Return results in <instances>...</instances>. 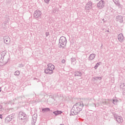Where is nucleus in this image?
<instances>
[{
  "instance_id": "f257e3e1",
  "label": "nucleus",
  "mask_w": 125,
  "mask_h": 125,
  "mask_svg": "<svg viewBox=\"0 0 125 125\" xmlns=\"http://www.w3.org/2000/svg\"><path fill=\"white\" fill-rule=\"evenodd\" d=\"M83 103L82 102L76 103L70 110V116H75L80 114L81 111L83 110Z\"/></svg>"
},
{
  "instance_id": "f03ea898",
  "label": "nucleus",
  "mask_w": 125,
  "mask_h": 125,
  "mask_svg": "<svg viewBox=\"0 0 125 125\" xmlns=\"http://www.w3.org/2000/svg\"><path fill=\"white\" fill-rule=\"evenodd\" d=\"M83 103L82 102L76 103L70 110V116H75L80 114L81 111L83 110Z\"/></svg>"
},
{
  "instance_id": "7ed1b4c3",
  "label": "nucleus",
  "mask_w": 125,
  "mask_h": 125,
  "mask_svg": "<svg viewBox=\"0 0 125 125\" xmlns=\"http://www.w3.org/2000/svg\"><path fill=\"white\" fill-rule=\"evenodd\" d=\"M66 44H67V39L66 37L64 36L61 37L59 40V48H61V47L64 48L66 46Z\"/></svg>"
},
{
  "instance_id": "20e7f679",
  "label": "nucleus",
  "mask_w": 125,
  "mask_h": 125,
  "mask_svg": "<svg viewBox=\"0 0 125 125\" xmlns=\"http://www.w3.org/2000/svg\"><path fill=\"white\" fill-rule=\"evenodd\" d=\"M33 15L35 19H41L42 18V12L40 10H37L35 11Z\"/></svg>"
},
{
  "instance_id": "39448f33",
  "label": "nucleus",
  "mask_w": 125,
  "mask_h": 125,
  "mask_svg": "<svg viewBox=\"0 0 125 125\" xmlns=\"http://www.w3.org/2000/svg\"><path fill=\"white\" fill-rule=\"evenodd\" d=\"M19 119L23 121V120H26L27 119V115L23 111H20L19 114Z\"/></svg>"
},
{
  "instance_id": "423d86ee",
  "label": "nucleus",
  "mask_w": 125,
  "mask_h": 125,
  "mask_svg": "<svg viewBox=\"0 0 125 125\" xmlns=\"http://www.w3.org/2000/svg\"><path fill=\"white\" fill-rule=\"evenodd\" d=\"M54 69H52L51 68H46L44 70V74H46V75H52L54 73Z\"/></svg>"
},
{
  "instance_id": "0eeeda50",
  "label": "nucleus",
  "mask_w": 125,
  "mask_h": 125,
  "mask_svg": "<svg viewBox=\"0 0 125 125\" xmlns=\"http://www.w3.org/2000/svg\"><path fill=\"white\" fill-rule=\"evenodd\" d=\"M105 5V1L103 0H100L98 3H97V7L100 9H102L103 7H104V6Z\"/></svg>"
},
{
  "instance_id": "6e6552de",
  "label": "nucleus",
  "mask_w": 125,
  "mask_h": 125,
  "mask_svg": "<svg viewBox=\"0 0 125 125\" xmlns=\"http://www.w3.org/2000/svg\"><path fill=\"white\" fill-rule=\"evenodd\" d=\"M85 8V9H87V10L91 9L92 8V2L88 1L87 3L86 4Z\"/></svg>"
},
{
  "instance_id": "1a4fd4ad",
  "label": "nucleus",
  "mask_w": 125,
  "mask_h": 125,
  "mask_svg": "<svg viewBox=\"0 0 125 125\" xmlns=\"http://www.w3.org/2000/svg\"><path fill=\"white\" fill-rule=\"evenodd\" d=\"M38 118V115L34 114L33 116H32V120L31 121V124L32 125H35V124H36V122H37V118Z\"/></svg>"
},
{
  "instance_id": "9d476101",
  "label": "nucleus",
  "mask_w": 125,
  "mask_h": 125,
  "mask_svg": "<svg viewBox=\"0 0 125 125\" xmlns=\"http://www.w3.org/2000/svg\"><path fill=\"white\" fill-rule=\"evenodd\" d=\"M118 40L120 42H124V35L122 33L119 34L118 36Z\"/></svg>"
},
{
  "instance_id": "9b49d317",
  "label": "nucleus",
  "mask_w": 125,
  "mask_h": 125,
  "mask_svg": "<svg viewBox=\"0 0 125 125\" xmlns=\"http://www.w3.org/2000/svg\"><path fill=\"white\" fill-rule=\"evenodd\" d=\"M95 56H96V55H95V54H91L88 58V60H89V61H91L93 60V59L95 58Z\"/></svg>"
},
{
  "instance_id": "f8f14e48",
  "label": "nucleus",
  "mask_w": 125,
  "mask_h": 125,
  "mask_svg": "<svg viewBox=\"0 0 125 125\" xmlns=\"http://www.w3.org/2000/svg\"><path fill=\"white\" fill-rule=\"evenodd\" d=\"M114 3L119 7V8H122L123 7V5H121L119 0H113Z\"/></svg>"
},
{
  "instance_id": "ddd939ff",
  "label": "nucleus",
  "mask_w": 125,
  "mask_h": 125,
  "mask_svg": "<svg viewBox=\"0 0 125 125\" xmlns=\"http://www.w3.org/2000/svg\"><path fill=\"white\" fill-rule=\"evenodd\" d=\"M47 112H52V111L50 110V108L48 107L42 108V112L43 113H47Z\"/></svg>"
},
{
  "instance_id": "4468645a",
  "label": "nucleus",
  "mask_w": 125,
  "mask_h": 125,
  "mask_svg": "<svg viewBox=\"0 0 125 125\" xmlns=\"http://www.w3.org/2000/svg\"><path fill=\"white\" fill-rule=\"evenodd\" d=\"M112 115L114 118V120L115 121H117L118 117L120 116H119V115H118V112L115 111V112H112Z\"/></svg>"
},
{
  "instance_id": "2eb2a0df",
  "label": "nucleus",
  "mask_w": 125,
  "mask_h": 125,
  "mask_svg": "<svg viewBox=\"0 0 125 125\" xmlns=\"http://www.w3.org/2000/svg\"><path fill=\"white\" fill-rule=\"evenodd\" d=\"M116 18L117 21H119V22H120V23H123V22L124 21H123V16L118 15V16H116Z\"/></svg>"
},
{
  "instance_id": "dca6fc26",
  "label": "nucleus",
  "mask_w": 125,
  "mask_h": 125,
  "mask_svg": "<svg viewBox=\"0 0 125 125\" xmlns=\"http://www.w3.org/2000/svg\"><path fill=\"white\" fill-rule=\"evenodd\" d=\"M53 113L54 114V115L56 117V116H58V115H61V114H62V113H63V112H62V111H61V110H57L55 111H53Z\"/></svg>"
},
{
  "instance_id": "f3484780",
  "label": "nucleus",
  "mask_w": 125,
  "mask_h": 125,
  "mask_svg": "<svg viewBox=\"0 0 125 125\" xmlns=\"http://www.w3.org/2000/svg\"><path fill=\"white\" fill-rule=\"evenodd\" d=\"M49 69H52V70H55V66L52 63H48L47 64V67Z\"/></svg>"
},
{
  "instance_id": "a211bd4d",
  "label": "nucleus",
  "mask_w": 125,
  "mask_h": 125,
  "mask_svg": "<svg viewBox=\"0 0 125 125\" xmlns=\"http://www.w3.org/2000/svg\"><path fill=\"white\" fill-rule=\"evenodd\" d=\"M6 51H3L1 52V59H2V60L4 59V57L6 55Z\"/></svg>"
},
{
  "instance_id": "6ab92c4d",
  "label": "nucleus",
  "mask_w": 125,
  "mask_h": 125,
  "mask_svg": "<svg viewBox=\"0 0 125 125\" xmlns=\"http://www.w3.org/2000/svg\"><path fill=\"white\" fill-rule=\"evenodd\" d=\"M11 118H10V117H9V116H8V117H6L5 120V123L6 124H8L9 122H11Z\"/></svg>"
},
{
  "instance_id": "aec40b11",
  "label": "nucleus",
  "mask_w": 125,
  "mask_h": 125,
  "mask_svg": "<svg viewBox=\"0 0 125 125\" xmlns=\"http://www.w3.org/2000/svg\"><path fill=\"white\" fill-rule=\"evenodd\" d=\"M115 121H116V122H117V123L121 124V123L123 122V117H122V116H119L118 117L117 120H115Z\"/></svg>"
},
{
  "instance_id": "412c9836",
  "label": "nucleus",
  "mask_w": 125,
  "mask_h": 125,
  "mask_svg": "<svg viewBox=\"0 0 125 125\" xmlns=\"http://www.w3.org/2000/svg\"><path fill=\"white\" fill-rule=\"evenodd\" d=\"M75 77H82V72L80 71H76L74 74Z\"/></svg>"
},
{
  "instance_id": "4be33fe9",
  "label": "nucleus",
  "mask_w": 125,
  "mask_h": 125,
  "mask_svg": "<svg viewBox=\"0 0 125 125\" xmlns=\"http://www.w3.org/2000/svg\"><path fill=\"white\" fill-rule=\"evenodd\" d=\"M93 81L94 82H95V81H98L99 80L100 81H101L102 80V77H93L92 78Z\"/></svg>"
},
{
  "instance_id": "5701e85b",
  "label": "nucleus",
  "mask_w": 125,
  "mask_h": 125,
  "mask_svg": "<svg viewBox=\"0 0 125 125\" xmlns=\"http://www.w3.org/2000/svg\"><path fill=\"white\" fill-rule=\"evenodd\" d=\"M4 42L5 43H6V44H8V43L10 42V38H8L4 39Z\"/></svg>"
},
{
  "instance_id": "b1692460",
  "label": "nucleus",
  "mask_w": 125,
  "mask_h": 125,
  "mask_svg": "<svg viewBox=\"0 0 125 125\" xmlns=\"http://www.w3.org/2000/svg\"><path fill=\"white\" fill-rule=\"evenodd\" d=\"M118 102H119V100L116 99H113L112 101V103H113L114 105H117V104H118Z\"/></svg>"
},
{
  "instance_id": "393cba45",
  "label": "nucleus",
  "mask_w": 125,
  "mask_h": 125,
  "mask_svg": "<svg viewBox=\"0 0 125 125\" xmlns=\"http://www.w3.org/2000/svg\"><path fill=\"white\" fill-rule=\"evenodd\" d=\"M100 62H97L96 63V64L94 66V69L95 70H96V69H97L98 68V66H99V65H100V63H99Z\"/></svg>"
},
{
  "instance_id": "a878e982",
  "label": "nucleus",
  "mask_w": 125,
  "mask_h": 125,
  "mask_svg": "<svg viewBox=\"0 0 125 125\" xmlns=\"http://www.w3.org/2000/svg\"><path fill=\"white\" fill-rule=\"evenodd\" d=\"M14 75H15V76H19V75H20V71H16L14 73Z\"/></svg>"
},
{
  "instance_id": "bb28decb",
  "label": "nucleus",
  "mask_w": 125,
  "mask_h": 125,
  "mask_svg": "<svg viewBox=\"0 0 125 125\" xmlns=\"http://www.w3.org/2000/svg\"><path fill=\"white\" fill-rule=\"evenodd\" d=\"M18 67L19 68H23V67H24V65L22 63L19 64Z\"/></svg>"
},
{
  "instance_id": "cd10ccee",
  "label": "nucleus",
  "mask_w": 125,
  "mask_h": 125,
  "mask_svg": "<svg viewBox=\"0 0 125 125\" xmlns=\"http://www.w3.org/2000/svg\"><path fill=\"white\" fill-rule=\"evenodd\" d=\"M44 1L45 3L48 4L49 3V1H50V0H44Z\"/></svg>"
},
{
  "instance_id": "c85d7f7f",
  "label": "nucleus",
  "mask_w": 125,
  "mask_h": 125,
  "mask_svg": "<svg viewBox=\"0 0 125 125\" xmlns=\"http://www.w3.org/2000/svg\"><path fill=\"white\" fill-rule=\"evenodd\" d=\"M71 61L72 63H73V62H75V61H76V59L72 58L71 59Z\"/></svg>"
},
{
  "instance_id": "c756f323",
  "label": "nucleus",
  "mask_w": 125,
  "mask_h": 125,
  "mask_svg": "<svg viewBox=\"0 0 125 125\" xmlns=\"http://www.w3.org/2000/svg\"><path fill=\"white\" fill-rule=\"evenodd\" d=\"M65 62H66V60H65L64 59L62 60V63L64 64L65 63Z\"/></svg>"
},
{
  "instance_id": "7c9ffc66",
  "label": "nucleus",
  "mask_w": 125,
  "mask_h": 125,
  "mask_svg": "<svg viewBox=\"0 0 125 125\" xmlns=\"http://www.w3.org/2000/svg\"><path fill=\"white\" fill-rule=\"evenodd\" d=\"M9 117H10V118L11 119V120H12V119H13V118H14V117L12 115H9Z\"/></svg>"
},
{
  "instance_id": "2f4dec72",
  "label": "nucleus",
  "mask_w": 125,
  "mask_h": 125,
  "mask_svg": "<svg viewBox=\"0 0 125 125\" xmlns=\"http://www.w3.org/2000/svg\"><path fill=\"white\" fill-rule=\"evenodd\" d=\"M49 35V32H46L45 33L46 37H48Z\"/></svg>"
},
{
  "instance_id": "473e14b6",
  "label": "nucleus",
  "mask_w": 125,
  "mask_h": 125,
  "mask_svg": "<svg viewBox=\"0 0 125 125\" xmlns=\"http://www.w3.org/2000/svg\"><path fill=\"white\" fill-rule=\"evenodd\" d=\"M2 118H3L2 114H0V119H2Z\"/></svg>"
},
{
  "instance_id": "72a5a7b5",
  "label": "nucleus",
  "mask_w": 125,
  "mask_h": 125,
  "mask_svg": "<svg viewBox=\"0 0 125 125\" xmlns=\"http://www.w3.org/2000/svg\"><path fill=\"white\" fill-rule=\"evenodd\" d=\"M2 105L0 104V109H2Z\"/></svg>"
},
{
  "instance_id": "f704fd0d",
  "label": "nucleus",
  "mask_w": 125,
  "mask_h": 125,
  "mask_svg": "<svg viewBox=\"0 0 125 125\" xmlns=\"http://www.w3.org/2000/svg\"><path fill=\"white\" fill-rule=\"evenodd\" d=\"M1 91V87H0V92Z\"/></svg>"
},
{
  "instance_id": "c9c22d12",
  "label": "nucleus",
  "mask_w": 125,
  "mask_h": 125,
  "mask_svg": "<svg viewBox=\"0 0 125 125\" xmlns=\"http://www.w3.org/2000/svg\"><path fill=\"white\" fill-rule=\"evenodd\" d=\"M122 85H123L124 86H125V83L122 84Z\"/></svg>"
},
{
  "instance_id": "e433bc0d",
  "label": "nucleus",
  "mask_w": 125,
  "mask_h": 125,
  "mask_svg": "<svg viewBox=\"0 0 125 125\" xmlns=\"http://www.w3.org/2000/svg\"><path fill=\"white\" fill-rule=\"evenodd\" d=\"M104 23H106V21H104Z\"/></svg>"
},
{
  "instance_id": "4c0bfd02",
  "label": "nucleus",
  "mask_w": 125,
  "mask_h": 125,
  "mask_svg": "<svg viewBox=\"0 0 125 125\" xmlns=\"http://www.w3.org/2000/svg\"><path fill=\"white\" fill-rule=\"evenodd\" d=\"M104 19H102V21H104Z\"/></svg>"
},
{
  "instance_id": "58836bf2",
  "label": "nucleus",
  "mask_w": 125,
  "mask_h": 125,
  "mask_svg": "<svg viewBox=\"0 0 125 125\" xmlns=\"http://www.w3.org/2000/svg\"><path fill=\"white\" fill-rule=\"evenodd\" d=\"M34 80H37V78H34Z\"/></svg>"
},
{
  "instance_id": "ea45409f",
  "label": "nucleus",
  "mask_w": 125,
  "mask_h": 125,
  "mask_svg": "<svg viewBox=\"0 0 125 125\" xmlns=\"http://www.w3.org/2000/svg\"><path fill=\"white\" fill-rule=\"evenodd\" d=\"M9 60H10V59H8V61H9Z\"/></svg>"
},
{
  "instance_id": "a19ab883",
  "label": "nucleus",
  "mask_w": 125,
  "mask_h": 125,
  "mask_svg": "<svg viewBox=\"0 0 125 125\" xmlns=\"http://www.w3.org/2000/svg\"><path fill=\"white\" fill-rule=\"evenodd\" d=\"M7 62H6V63L5 64H7Z\"/></svg>"
}]
</instances>
